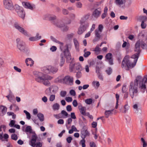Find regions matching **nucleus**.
Masks as SVG:
<instances>
[{"instance_id":"1","label":"nucleus","mask_w":147,"mask_h":147,"mask_svg":"<svg viewBox=\"0 0 147 147\" xmlns=\"http://www.w3.org/2000/svg\"><path fill=\"white\" fill-rule=\"evenodd\" d=\"M147 83V75L144 76L143 78L140 76H138L134 82H131L129 87V92L131 98L133 99L138 96V87L142 92L144 93L146 88Z\"/></svg>"},{"instance_id":"2","label":"nucleus","mask_w":147,"mask_h":147,"mask_svg":"<svg viewBox=\"0 0 147 147\" xmlns=\"http://www.w3.org/2000/svg\"><path fill=\"white\" fill-rule=\"evenodd\" d=\"M138 53L136 55L134 54L131 56V58L134 59L133 63L131 62L130 60V57L129 55L125 56L122 61L121 67H125V70L127 71L129 70V69L133 68L136 65L138 58Z\"/></svg>"},{"instance_id":"3","label":"nucleus","mask_w":147,"mask_h":147,"mask_svg":"<svg viewBox=\"0 0 147 147\" xmlns=\"http://www.w3.org/2000/svg\"><path fill=\"white\" fill-rule=\"evenodd\" d=\"M34 75V79L37 82L42 83L44 85L48 86H50V83L49 80L53 78L52 77L39 72H36Z\"/></svg>"},{"instance_id":"4","label":"nucleus","mask_w":147,"mask_h":147,"mask_svg":"<svg viewBox=\"0 0 147 147\" xmlns=\"http://www.w3.org/2000/svg\"><path fill=\"white\" fill-rule=\"evenodd\" d=\"M89 16L87 15L82 18L80 21L81 26L78 29V33L79 34H81L85 31L88 28L89 23L88 19Z\"/></svg>"},{"instance_id":"5","label":"nucleus","mask_w":147,"mask_h":147,"mask_svg":"<svg viewBox=\"0 0 147 147\" xmlns=\"http://www.w3.org/2000/svg\"><path fill=\"white\" fill-rule=\"evenodd\" d=\"M65 49L63 51V54L61 53L60 55L61 59L59 62V65L61 67L63 66L65 62V59L64 57V55L67 59H71V57L68 49V45L66 44L64 46Z\"/></svg>"},{"instance_id":"6","label":"nucleus","mask_w":147,"mask_h":147,"mask_svg":"<svg viewBox=\"0 0 147 147\" xmlns=\"http://www.w3.org/2000/svg\"><path fill=\"white\" fill-rule=\"evenodd\" d=\"M69 69L70 72H73L74 71H79L82 70V66L79 63H71L69 65Z\"/></svg>"},{"instance_id":"7","label":"nucleus","mask_w":147,"mask_h":147,"mask_svg":"<svg viewBox=\"0 0 147 147\" xmlns=\"http://www.w3.org/2000/svg\"><path fill=\"white\" fill-rule=\"evenodd\" d=\"M15 9L18 16L22 19H24L25 16V12L23 7L20 6L18 5H15Z\"/></svg>"},{"instance_id":"8","label":"nucleus","mask_w":147,"mask_h":147,"mask_svg":"<svg viewBox=\"0 0 147 147\" xmlns=\"http://www.w3.org/2000/svg\"><path fill=\"white\" fill-rule=\"evenodd\" d=\"M3 5L6 9L11 10L13 9L14 6L11 0H3Z\"/></svg>"},{"instance_id":"9","label":"nucleus","mask_w":147,"mask_h":147,"mask_svg":"<svg viewBox=\"0 0 147 147\" xmlns=\"http://www.w3.org/2000/svg\"><path fill=\"white\" fill-rule=\"evenodd\" d=\"M18 48L22 51H24L26 49L25 43L21 40L20 38H18L16 40Z\"/></svg>"},{"instance_id":"10","label":"nucleus","mask_w":147,"mask_h":147,"mask_svg":"<svg viewBox=\"0 0 147 147\" xmlns=\"http://www.w3.org/2000/svg\"><path fill=\"white\" fill-rule=\"evenodd\" d=\"M63 81L64 83L71 86L73 84L74 79L72 77L67 75L63 78Z\"/></svg>"},{"instance_id":"11","label":"nucleus","mask_w":147,"mask_h":147,"mask_svg":"<svg viewBox=\"0 0 147 147\" xmlns=\"http://www.w3.org/2000/svg\"><path fill=\"white\" fill-rule=\"evenodd\" d=\"M105 60L108 62L110 65L114 64L112 54L111 53H108L105 55Z\"/></svg>"},{"instance_id":"12","label":"nucleus","mask_w":147,"mask_h":147,"mask_svg":"<svg viewBox=\"0 0 147 147\" xmlns=\"http://www.w3.org/2000/svg\"><path fill=\"white\" fill-rule=\"evenodd\" d=\"M89 133L86 128L83 127L81 130V136L83 139H84L86 137L89 136Z\"/></svg>"},{"instance_id":"13","label":"nucleus","mask_w":147,"mask_h":147,"mask_svg":"<svg viewBox=\"0 0 147 147\" xmlns=\"http://www.w3.org/2000/svg\"><path fill=\"white\" fill-rule=\"evenodd\" d=\"M101 13V9L100 7L95 9L92 14V16L95 18H98Z\"/></svg>"},{"instance_id":"14","label":"nucleus","mask_w":147,"mask_h":147,"mask_svg":"<svg viewBox=\"0 0 147 147\" xmlns=\"http://www.w3.org/2000/svg\"><path fill=\"white\" fill-rule=\"evenodd\" d=\"M14 26L15 28L20 32L25 35H28L27 32L23 28L20 27L17 23L16 22L14 24Z\"/></svg>"},{"instance_id":"15","label":"nucleus","mask_w":147,"mask_h":147,"mask_svg":"<svg viewBox=\"0 0 147 147\" xmlns=\"http://www.w3.org/2000/svg\"><path fill=\"white\" fill-rule=\"evenodd\" d=\"M140 40H138L136 43L135 46V51L137 52L134 54L136 55L138 53H139L138 57L139 58L140 54Z\"/></svg>"},{"instance_id":"16","label":"nucleus","mask_w":147,"mask_h":147,"mask_svg":"<svg viewBox=\"0 0 147 147\" xmlns=\"http://www.w3.org/2000/svg\"><path fill=\"white\" fill-rule=\"evenodd\" d=\"M78 107L81 113L83 115L86 116L87 113L86 112V107L82 106V105L80 103L78 104Z\"/></svg>"},{"instance_id":"17","label":"nucleus","mask_w":147,"mask_h":147,"mask_svg":"<svg viewBox=\"0 0 147 147\" xmlns=\"http://www.w3.org/2000/svg\"><path fill=\"white\" fill-rule=\"evenodd\" d=\"M37 138V136L35 135L32 136L30 144L32 147H35L36 145L35 142Z\"/></svg>"},{"instance_id":"18","label":"nucleus","mask_w":147,"mask_h":147,"mask_svg":"<svg viewBox=\"0 0 147 147\" xmlns=\"http://www.w3.org/2000/svg\"><path fill=\"white\" fill-rule=\"evenodd\" d=\"M22 5L24 7L26 8L32 10L33 9V7L29 3L23 2L22 3Z\"/></svg>"},{"instance_id":"19","label":"nucleus","mask_w":147,"mask_h":147,"mask_svg":"<svg viewBox=\"0 0 147 147\" xmlns=\"http://www.w3.org/2000/svg\"><path fill=\"white\" fill-rule=\"evenodd\" d=\"M25 62L27 66L30 65L32 66L34 64V61L31 58L26 59L25 60Z\"/></svg>"},{"instance_id":"20","label":"nucleus","mask_w":147,"mask_h":147,"mask_svg":"<svg viewBox=\"0 0 147 147\" xmlns=\"http://www.w3.org/2000/svg\"><path fill=\"white\" fill-rule=\"evenodd\" d=\"M51 66H46L42 67L41 70L43 72L46 73H50V69L51 68Z\"/></svg>"},{"instance_id":"21","label":"nucleus","mask_w":147,"mask_h":147,"mask_svg":"<svg viewBox=\"0 0 147 147\" xmlns=\"http://www.w3.org/2000/svg\"><path fill=\"white\" fill-rule=\"evenodd\" d=\"M113 110L114 109L110 110H106L105 112V117L108 118L110 115L112 114Z\"/></svg>"},{"instance_id":"22","label":"nucleus","mask_w":147,"mask_h":147,"mask_svg":"<svg viewBox=\"0 0 147 147\" xmlns=\"http://www.w3.org/2000/svg\"><path fill=\"white\" fill-rule=\"evenodd\" d=\"M38 35L39 34L37 33L36 36L30 37L29 38V40L31 41H34L37 40L39 39H40L41 38V36L38 37Z\"/></svg>"},{"instance_id":"23","label":"nucleus","mask_w":147,"mask_h":147,"mask_svg":"<svg viewBox=\"0 0 147 147\" xmlns=\"http://www.w3.org/2000/svg\"><path fill=\"white\" fill-rule=\"evenodd\" d=\"M141 18L142 19L144 20H143L142 21L141 24L142 28L143 29H144L146 28V24L144 23V22L147 20V18L146 16H141Z\"/></svg>"},{"instance_id":"24","label":"nucleus","mask_w":147,"mask_h":147,"mask_svg":"<svg viewBox=\"0 0 147 147\" xmlns=\"http://www.w3.org/2000/svg\"><path fill=\"white\" fill-rule=\"evenodd\" d=\"M7 108L6 107L3 106H1L0 107V110H1V115H5L7 111Z\"/></svg>"},{"instance_id":"25","label":"nucleus","mask_w":147,"mask_h":147,"mask_svg":"<svg viewBox=\"0 0 147 147\" xmlns=\"http://www.w3.org/2000/svg\"><path fill=\"white\" fill-rule=\"evenodd\" d=\"M125 2V0H115V3L118 5H121L123 4Z\"/></svg>"},{"instance_id":"26","label":"nucleus","mask_w":147,"mask_h":147,"mask_svg":"<svg viewBox=\"0 0 147 147\" xmlns=\"http://www.w3.org/2000/svg\"><path fill=\"white\" fill-rule=\"evenodd\" d=\"M73 41L75 48L77 50H78L79 47V44L78 41L76 38H74L73 39Z\"/></svg>"},{"instance_id":"27","label":"nucleus","mask_w":147,"mask_h":147,"mask_svg":"<svg viewBox=\"0 0 147 147\" xmlns=\"http://www.w3.org/2000/svg\"><path fill=\"white\" fill-rule=\"evenodd\" d=\"M124 111H123V109H122H122H120V110L121 112L124 113H125L129 109V106L127 104H126L124 106Z\"/></svg>"},{"instance_id":"28","label":"nucleus","mask_w":147,"mask_h":147,"mask_svg":"<svg viewBox=\"0 0 147 147\" xmlns=\"http://www.w3.org/2000/svg\"><path fill=\"white\" fill-rule=\"evenodd\" d=\"M95 35L96 38L98 39H100L101 37V35L98 29H96L95 30Z\"/></svg>"},{"instance_id":"29","label":"nucleus","mask_w":147,"mask_h":147,"mask_svg":"<svg viewBox=\"0 0 147 147\" xmlns=\"http://www.w3.org/2000/svg\"><path fill=\"white\" fill-rule=\"evenodd\" d=\"M37 116L41 121H43L44 120V115L41 113H39L38 114Z\"/></svg>"},{"instance_id":"30","label":"nucleus","mask_w":147,"mask_h":147,"mask_svg":"<svg viewBox=\"0 0 147 147\" xmlns=\"http://www.w3.org/2000/svg\"><path fill=\"white\" fill-rule=\"evenodd\" d=\"M58 70V69L57 67L51 66V67L50 69V72H51L53 73H55L57 72Z\"/></svg>"},{"instance_id":"31","label":"nucleus","mask_w":147,"mask_h":147,"mask_svg":"<svg viewBox=\"0 0 147 147\" xmlns=\"http://www.w3.org/2000/svg\"><path fill=\"white\" fill-rule=\"evenodd\" d=\"M141 143L143 147H147V142L144 138H141Z\"/></svg>"},{"instance_id":"32","label":"nucleus","mask_w":147,"mask_h":147,"mask_svg":"<svg viewBox=\"0 0 147 147\" xmlns=\"http://www.w3.org/2000/svg\"><path fill=\"white\" fill-rule=\"evenodd\" d=\"M56 18V17L55 16H51L49 15L46 19L52 21L55 20Z\"/></svg>"},{"instance_id":"33","label":"nucleus","mask_w":147,"mask_h":147,"mask_svg":"<svg viewBox=\"0 0 147 147\" xmlns=\"http://www.w3.org/2000/svg\"><path fill=\"white\" fill-rule=\"evenodd\" d=\"M52 107L54 110H58L59 108V105L58 104L56 103L53 105Z\"/></svg>"},{"instance_id":"34","label":"nucleus","mask_w":147,"mask_h":147,"mask_svg":"<svg viewBox=\"0 0 147 147\" xmlns=\"http://www.w3.org/2000/svg\"><path fill=\"white\" fill-rule=\"evenodd\" d=\"M54 24L59 27H62L64 26V24L62 22H60L57 23H54Z\"/></svg>"},{"instance_id":"35","label":"nucleus","mask_w":147,"mask_h":147,"mask_svg":"<svg viewBox=\"0 0 147 147\" xmlns=\"http://www.w3.org/2000/svg\"><path fill=\"white\" fill-rule=\"evenodd\" d=\"M24 112L26 115L27 119L28 120L30 119L31 118V115L30 113L25 110H24Z\"/></svg>"},{"instance_id":"36","label":"nucleus","mask_w":147,"mask_h":147,"mask_svg":"<svg viewBox=\"0 0 147 147\" xmlns=\"http://www.w3.org/2000/svg\"><path fill=\"white\" fill-rule=\"evenodd\" d=\"M85 102L88 105H90L92 102V99L91 98L86 99L85 100Z\"/></svg>"},{"instance_id":"37","label":"nucleus","mask_w":147,"mask_h":147,"mask_svg":"<svg viewBox=\"0 0 147 147\" xmlns=\"http://www.w3.org/2000/svg\"><path fill=\"white\" fill-rule=\"evenodd\" d=\"M32 130L31 127L30 126H28L26 127L25 131L31 133L32 131Z\"/></svg>"},{"instance_id":"38","label":"nucleus","mask_w":147,"mask_h":147,"mask_svg":"<svg viewBox=\"0 0 147 147\" xmlns=\"http://www.w3.org/2000/svg\"><path fill=\"white\" fill-rule=\"evenodd\" d=\"M106 72L107 74L109 75H110L112 73V70L110 67H109L106 70Z\"/></svg>"},{"instance_id":"39","label":"nucleus","mask_w":147,"mask_h":147,"mask_svg":"<svg viewBox=\"0 0 147 147\" xmlns=\"http://www.w3.org/2000/svg\"><path fill=\"white\" fill-rule=\"evenodd\" d=\"M81 71H78L77 72L76 75V77L77 79L79 78L82 77V74L81 72Z\"/></svg>"},{"instance_id":"40","label":"nucleus","mask_w":147,"mask_h":147,"mask_svg":"<svg viewBox=\"0 0 147 147\" xmlns=\"http://www.w3.org/2000/svg\"><path fill=\"white\" fill-rule=\"evenodd\" d=\"M72 119L70 118H69L67 120V123L66 124V126L67 127V128L68 129V126H67V124L68 125H70L71 123L72 122Z\"/></svg>"},{"instance_id":"41","label":"nucleus","mask_w":147,"mask_h":147,"mask_svg":"<svg viewBox=\"0 0 147 147\" xmlns=\"http://www.w3.org/2000/svg\"><path fill=\"white\" fill-rule=\"evenodd\" d=\"M11 138L13 140H16L18 139L17 136L15 134H13L11 135Z\"/></svg>"},{"instance_id":"42","label":"nucleus","mask_w":147,"mask_h":147,"mask_svg":"<svg viewBox=\"0 0 147 147\" xmlns=\"http://www.w3.org/2000/svg\"><path fill=\"white\" fill-rule=\"evenodd\" d=\"M126 85H123V86L122 88V89L121 91L123 93H124L125 92H127V89L126 88Z\"/></svg>"},{"instance_id":"43","label":"nucleus","mask_w":147,"mask_h":147,"mask_svg":"<svg viewBox=\"0 0 147 147\" xmlns=\"http://www.w3.org/2000/svg\"><path fill=\"white\" fill-rule=\"evenodd\" d=\"M91 54V53L90 51H87L85 52L84 54V56L86 58L88 57L89 55Z\"/></svg>"},{"instance_id":"44","label":"nucleus","mask_w":147,"mask_h":147,"mask_svg":"<svg viewBox=\"0 0 147 147\" xmlns=\"http://www.w3.org/2000/svg\"><path fill=\"white\" fill-rule=\"evenodd\" d=\"M55 95L53 94H52L50 96L49 100L50 101L52 102L55 99Z\"/></svg>"},{"instance_id":"45","label":"nucleus","mask_w":147,"mask_h":147,"mask_svg":"<svg viewBox=\"0 0 147 147\" xmlns=\"http://www.w3.org/2000/svg\"><path fill=\"white\" fill-rule=\"evenodd\" d=\"M15 123V121L14 120H11L10 121V123H9V125L11 127H13Z\"/></svg>"},{"instance_id":"46","label":"nucleus","mask_w":147,"mask_h":147,"mask_svg":"<svg viewBox=\"0 0 147 147\" xmlns=\"http://www.w3.org/2000/svg\"><path fill=\"white\" fill-rule=\"evenodd\" d=\"M103 27L102 25L101 24H100L98 26V30H99L100 33H101L103 29Z\"/></svg>"},{"instance_id":"47","label":"nucleus","mask_w":147,"mask_h":147,"mask_svg":"<svg viewBox=\"0 0 147 147\" xmlns=\"http://www.w3.org/2000/svg\"><path fill=\"white\" fill-rule=\"evenodd\" d=\"M67 92L65 91H61L60 92V95L63 97H65L66 95Z\"/></svg>"},{"instance_id":"48","label":"nucleus","mask_w":147,"mask_h":147,"mask_svg":"<svg viewBox=\"0 0 147 147\" xmlns=\"http://www.w3.org/2000/svg\"><path fill=\"white\" fill-rule=\"evenodd\" d=\"M102 3V2L101 1L99 2H96L94 5L95 7L96 8L98 7L101 5Z\"/></svg>"},{"instance_id":"49","label":"nucleus","mask_w":147,"mask_h":147,"mask_svg":"<svg viewBox=\"0 0 147 147\" xmlns=\"http://www.w3.org/2000/svg\"><path fill=\"white\" fill-rule=\"evenodd\" d=\"M97 74L98 78L100 80L103 81V77L100 73L98 74Z\"/></svg>"},{"instance_id":"50","label":"nucleus","mask_w":147,"mask_h":147,"mask_svg":"<svg viewBox=\"0 0 147 147\" xmlns=\"http://www.w3.org/2000/svg\"><path fill=\"white\" fill-rule=\"evenodd\" d=\"M57 49V48L55 46H52L50 49V50L52 52L55 51Z\"/></svg>"},{"instance_id":"51","label":"nucleus","mask_w":147,"mask_h":147,"mask_svg":"<svg viewBox=\"0 0 147 147\" xmlns=\"http://www.w3.org/2000/svg\"><path fill=\"white\" fill-rule=\"evenodd\" d=\"M72 104L74 107H76L78 105V103L77 100H74Z\"/></svg>"},{"instance_id":"52","label":"nucleus","mask_w":147,"mask_h":147,"mask_svg":"<svg viewBox=\"0 0 147 147\" xmlns=\"http://www.w3.org/2000/svg\"><path fill=\"white\" fill-rule=\"evenodd\" d=\"M65 100L67 102H69L72 101V99L71 97H67L65 98Z\"/></svg>"},{"instance_id":"53","label":"nucleus","mask_w":147,"mask_h":147,"mask_svg":"<svg viewBox=\"0 0 147 147\" xmlns=\"http://www.w3.org/2000/svg\"><path fill=\"white\" fill-rule=\"evenodd\" d=\"M90 147H97L95 144L93 142H91L90 143Z\"/></svg>"},{"instance_id":"54","label":"nucleus","mask_w":147,"mask_h":147,"mask_svg":"<svg viewBox=\"0 0 147 147\" xmlns=\"http://www.w3.org/2000/svg\"><path fill=\"white\" fill-rule=\"evenodd\" d=\"M70 94L72 96H74L76 95V92L73 90H70L69 92Z\"/></svg>"},{"instance_id":"55","label":"nucleus","mask_w":147,"mask_h":147,"mask_svg":"<svg viewBox=\"0 0 147 147\" xmlns=\"http://www.w3.org/2000/svg\"><path fill=\"white\" fill-rule=\"evenodd\" d=\"M61 113L66 117H67L68 115V113L64 110H62L61 112Z\"/></svg>"},{"instance_id":"56","label":"nucleus","mask_w":147,"mask_h":147,"mask_svg":"<svg viewBox=\"0 0 147 147\" xmlns=\"http://www.w3.org/2000/svg\"><path fill=\"white\" fill-rule=\"evenodd\" d=\"M66 109L67 111H71L72 110V108L70 105H68L66 107Z\"/></svg>"},{"instance_id":"57","label":"nucleus","mask_w":147,"mask_h":147,"mask_svg":"<svg viewBox=\"0 0 147 147\" xmlns=\"http://www.w3.org/2000/svg\"><path fill=\"white\" fill-rule=\"evenodd\" d=\"M94 51L96 52H100V48L97 45L96 46Z\"/></svg>"},{"instance_id":"58","label":"nucleus","mask_w":147,"mask_h":147,"mask_svg":"<svg viewBox=\"0 0 147 147\" xmlns=\"http://www.w3.org/2000/svg\"><path fill=\"white\" fill-rule=\"evenodd\" d=\"M14 69L17 72H20L21 71V69H20L18 68L16 66H14Z\"/></svg>"},{"instance_id":"59","label":"nucleus","mask_w":147,"mask_h":147,"mask_svg":"<svg viewBox=\"0 0 147 147\" xmlns=\"http://www.w3.org/2000/svg\"><path fill=\"white\" fill-rule=\"evenodd\" d=\"M74 35V34L73 33H71L70 34H69L67 35V37L68 39H70L72 38Z\"/></svg>"},{"instance_id":"60","label":"nucleus","mask_w":147,"mask_h":147,"mask_svg":"<svg viewBox=\"0 0 147 147\" xmlns=\"http://www.w3.org/2000/svg\"><path fill=\"white\" fill-rule=\"evenodd\" d=\"M72 140V138L71 137H69L66 139L67 141L69 143L71 142Z\"/></svg>"},{"instance_id":"61","label":"nucleus","mask_w":147,"mask_h":147,"mask_svg":"<svg viewBox=\"0 0 147 147\" xmlns=\"http://www.w3.org/2000/svg\"><path fill=\"white\" fill-rule=\"evenodd\" d=\"M125 94H124V96H123V98L125 99H126L127 98L129 94H128V92H125Z\"/></svg>"},{"instance_id":"62","label":"nucleus","mask_w":147,"mask_h":147,"mask_svg":"<svg viewBox=\"0 0 147 147\" xmlns=\"http://www.w3.org/2000/svg\"><path fill=\"white\" fill-rule=\"evenodd\" d=\"M62 12L64 15H67L68 13V11L65 9H63L62 10Z\"/></svg>"},{"instance_id":"63","label":"nucleus","mask_w":147,"mask_h":147,"mask_svg":"<svg viewBox=\"0 0 147 147\" xmlns=\"http://www.w3.org/2000/svg\"><path fill=\"white\" fill-rule=\"evenodd\" d=\"M71 118L74 119H75L76 118V117L74 113H71Z\"/></svg>"},{"instance_id":"64","label":"nucleus","mask_w":147,"mask_h":147,"mask_svg":"<svg viewBox=\"0 0 147 147\" xmlns=\"http://www.w3.org/2000/svg\"><path fill=\"white\" fill-rule=\"evenodd\" d=\"M81 142L82 143V147H85L86 145L85 144V140H84V139H83V140H81Z\"/></svg>"}]
</instances>
